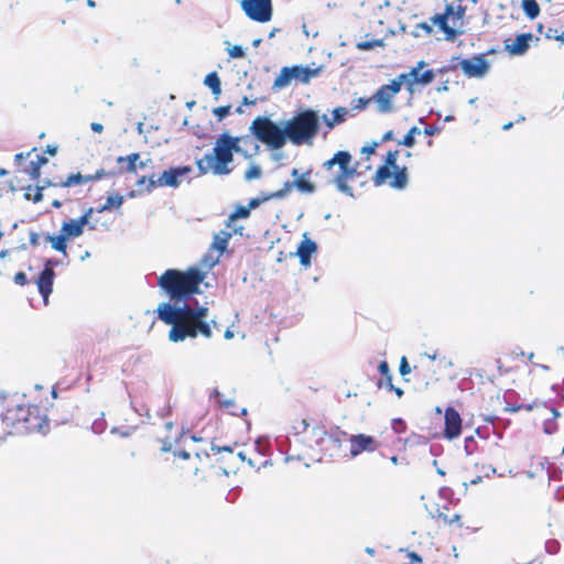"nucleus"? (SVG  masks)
Listing matches in <instances>:
<instances>
[{
	"instance_id": "obj_48",
	"label": "nucleus",
	"mask_w": 564,
	"mask_h": 564,
	"mask_svg": "<svg viewBox=\"0 0 564 564\" xmlns=\"http://www.w3.org/2000/svg\"><path fill=\"white\" fill-rule=\"evenodd\" d=\"M231 106H220L213 109V113L217 117V119L220 121L225 117H227L230 113Z\"/></svg>"
},
{
	"instance_id": "obj_17",
	"label": "nucleus",
	"mask_w": 564,
	"mask_h": 564,
	"mask_svg": "<svg viewBox=\"0 0 564 564\" xmlns=\"http://www.w3.org/2000/svg\"><path fill=\"white\" fill-rule=\"evenodd\" d=\"M463 420L460 414L453 406H447L444 411V430L443 436L448 441H453L462 434Z\"/></svg>"
},
{
	"instance_id": "obj_45",
	"label": "nucleus",
	"mask_w": 564,
	"mask_h": 564,
	"mask_svg": "<svg viewBox=\"0 0 564 564\" xmlns=\"http://www.w3.org/2000/svg\"><path fill=\"white\" fill-rule=\"evenodd\" d=\"M378 371L384 378L386 384L391 383L392 376L390 373L389 364L386 360H381L378 366Z\"/></svg>"
},
{
	"instance_id": "obj_8",
	"label": "nucleus",
	"mask_w": 564,
	"mask_h": 564,
	"mask_svg": "<svg viewBox=\"0 0 564 564\" xmlns=\"http://www.w3.org/2000/svg\"><path fill=\"white\" fill-rule=\"evenodd\" d=\"M250 131L258 141L272 150L282 149L288 142L285 124L280 126L269 117H256L250 126Z\"/></svg>"
},
{
	"instance_id": "obj_40",
	"label": "nucleus",
	"mask_w": 564,
	"mask_h": 564,
	"mask_svg": "<svg viewBox=\"0 0 564 564\" xmlns=\"http://www.w3.org/2000/svg\"><path fill=\"white\" fill-rule=\"evenodd\" d=\"M43 187H31L29 186L24 193V197L28 200H32L34 203H39L43 199Z\"/></svg>"
},
{
	"instance_id": "obj_42",
	"label": "nucleus",
	"mask_w": 564,
	"mask_h": 564,
	"mask_svg": "<svg viewBox=\"0 0 564 564\" xmlns=\"http://www.w3.org/2000/svg\"><path fill=\"white\" fill-rule=\"evenodd\" d=\"M370 102H373L370 97H359L351 101V109L356 111H362L365 110Z\"/></svg>"
},
{
	"instance_id": "obj_7",
	"label": "nucleus",
	"mask_w": 564,
	"mask_h": 564,
	"mask_svg": "<svg viewBox=\"0 0 564 564\" xmlns=\"http://www.w3.org/2000/svg\"><path fill=\"white\" fill-rule=\"evenodd\" d=\"M213 452H216L220 455L217 459L219 469L225 475L236 474L242 465L247 464L251 468L260 469V467L265 466L267 460L257 453L254 449L251 451V455H248L247 452H238L234 453L230 447H212Z\"/></svg>"
},
{
	"instance_id": "obj_47",
	"label": "nucleus",
	"mask_w": 564,
	"mask_h": 564,
	"mask_svg": "<svg viewBox=\"0 0 564 564\" xmlns=\"http://www.w3.org/2000/svg\"><path fill=\"white\" fill-rule=\"evenodd\" d=\"M420 31H422L424 35L429 36L432 34L433 29L427 22H421V23L416 24L414 35L420 36L421 35Z\"/></svg>"
},
{
	"instance_id": "obj_5",
	"label": "nucleus",
	"mask_w": 564,
	"mask_h": 564,
	"mask_svg": "<svg viewBox=\"0 0 564 564\" xmlns=\"http://www.w3.org/2000/svg\"><path fill=\"white\" fill-rule=\"evenodd\" d=\"M286 138L293 145H311L319 131V116L313 109L296 112L284 122Z\"/></svg>"
},
{
	"instance_id": "obj_27",
	"label": "nucleus",
	"mask_w": 564,
	"mask_h": 564,
	"mask_svg": "<svg viewBox=\"0 0 564 564\" xmlns=\"http://www.w3.org/2000/svg\"><path fill=\"white\" fill-rule=\"evenodd\" d=\"M542 411V426L546 434H553L557 430L556 419L560 416L558 411L553 406H543Z\"/></svg>"
},
{
	"instance_id": "obj_41",
	"label": "nucleus",
	"mask_w": 564,
	"mask_h": 564,
	"mask_svg": "<svg viewBox=\"0 0 564 564\" xmlns=\"http://www.w3.org/2000/svg\"><path fill=\"white\" fill-rule=\"evenodd\" d=\"M421 133V130L420 128L417 127H412L408 133L404 135L403 140L399 142V144L401 145H404V147H408V148H412L414 144H415V139L414 137L416 134H420Z\"/></svg>"
},
{
	"instance_id": "obj_30",
	"label": "nucleus",
	"mask_w": 564,
	"mask_h": 564,
	"mask_svg": "<svg viewBox=\"0 0 564 564\" xmlns=\"http://www.w3.org/2000/svg\"><path fill=\"white\" fill-rule=\"evenodd\" d=\"M231 236L230 231L221 230L219 234L214 236L212 247L219 253H223L227 249Z\"/></svg>"
},
{
	"instance_id": "obj_34",
	"label": "nucleus",
	"mask_w": 564,
	"mask_h": 564,
	"mask_svg": "<svg viewBox=\"0 0 564 564\" xmlns=\"http://www.w3.org/2000/svg\"><path fill=\"white\" fill-rule=\"evenodd\" d=\"M308 432L312 434V437L311 440L314 441V444L316 446H321L323 441L326 438V436L328 435L327 433V430L325 427V425H322V424H317V425H314L311 431L308 430Z\"/></svg>"
},
{
	"instance_id": "obj_6",
	"label": "nucleus",
	"mask_w": 564,
	"mask_h": 564,
	"mask_svg": "<svg viewBox=\"0 0 564 564\" xmlns=\"http://www.w3.org/2000/svg\"><path fill=\"white\" fill-rule=\"evenodd\" d=\"M399 151H389L386 154L384 163L379 166L372 176L376 186L389 184L394 189H404L409 183L408 167L398 164Z\"/></svg>"
},
{
	"instance_id": "obj_36",
	"label": "nucleus",
	"mask_w": 564,
	"mask_h": 564,
	"mask_svg": "<svg viewBox=\"0 0 564 564\" xmlns=\"http://www.w3.org/2000/svg\"><path fill=\"white\" fill-rule=\"evenodd\" d=\"M543 34L546 40L555 41L560 46L564 45V30L550 26Z\"/></svg>"
},
{
	"instance_id": "obj_63",
	"label": "nucleus",
	"mask_w": 564,
	"mask_h": 564,
	"mask_svg": "<svg viewBox=\"0 0 564 564\" xmlns=\"http://www.w3.org/2000/svg\"><path fill=\"white\" fill-rule=\"evenodd\" d=\"M465 14V8H463L462 6H458L457 7V10L454 11V14L456 19H462Z\"/></svg>"
},
{
	"instance_id": "obj_38",
	"label": "nucleus",
	"mask_w": 564,
	"mask_h": 564,
	"mask_svg": "<svg viewBox=\"0 0 564 564\" xmlns=\"http://www.w3.org/2000/svg\"><path fill=\"white\" fill-rule=\"evenodd\" d=\"M294 188H295V186H294L293 181L292 182L286 181L280 189L271 193L269 198L282 199V198L286 197L288 195H290Z\"/></svg>"
},
{
	"instance_id": "obj_28",
	"label": "nucleus",
	"mask_w": 564,
	"mask_h": 564,
	"mask_svg": "<svg viewBox=\"0 0 564 564\" xmlns=\"http://www.w3.org/2000/svg\"><path fill=\"white\" fill-rule=\"evenodd\" d=\"M140 160V153H131L127 156H118L116 162L119 165V173H137V162Z\"/></svg>"
},
{
	"instance_id": "obj_50",
	"label": "nucleus",
	"mask_w": 564,
	"mask_h": 564,
	"mask_svg": "<svg viewBox=\"0 0 564 564\" xmlns=\"http://www.w3.org/2000/svg\"><path fill=\"white\" fill-rule=\"evenodd\" d=\"M260 175H261V170H260V167H259V166H257V165H252V166H250V167L246 171V173H245V178H246L247 181H251V180H253V178H258V177H260Z\"/></svg>"
},
{
	"instance_id": "obj_60",
	"label": "nucleus",
	"mask_w": 564,
	"mask_h": 564,
	"mask_svg": "<svg viewBox=\"0 0 564 564\" xmlns=\"http://www.w3.org/2000/svg\"><path fill=\"white\" fill-rule=\"evenodd\" d=\"M393 138H394V133H393V131H392V130H389V131H387V132L382 135V138H381V142H388V141H391V140H393Z\"/></svg>"
},
{
	"instance_id": "obj_12",
	"label": "nucleus",
	"mask_w": 564,
	"mask_h": 564,
	"mask_svg": "<svg viewBox=\"0 0 564 564\" xmlns=\"http://www.w3.org/2000/svg\"><path fill=\"white\" fill-rule=\"evenodd\" d=\"M408 75H399L390 84L380 86L371 96L380 113H391L394 111V98L401 91L402 85L406 82Z\"/></svg>"
},
{
	"instance_id": "obj_20",
	"label": "nucleus",
	"mask_w": 564,
	"mask_h": 564,
	"mask_svg": "<svg viewBox=\"0 0 564 564\" xmlns=\"http://www.w3.org/2000/svg\"><path fill=\"white\" fill-rule=\"evenodd\" d=\"M425 65V62L421 61L417 63V66L413 67L409 73L402 74L408 75L406 82L404 84L408 85V89L410 91L412 90V86L414 84L429 85L434 80L435 74L432 69L421 72V68H423Z\"/></svg>"
},
{
	"instance_id": "obj_9",
	"label": "nucleus",
	"mask_w": 564,
	"mask_h": 564,
	"mask_svg": "<svg viewBox=\"0 0 564 564\" xmlns=\"http://www.w3.org/2000/svg\"><path fill=\"white\" fill-rule=\"evenodd\" d=\"M352 156L347 151L336 152L332 159L323 163V169L332 171L335 165H338V172L327 181L328 184H334L337 189L344 194L352 196V188L349 186L348 181L352 180L356 175V169L351 165Z\"/></svg>"
},
{
	"instance_id": "obj_19",
	"label": "nucleus",
	"mask_w": 564,
	"mask_h": 564,
	"mask_svg": "<svg viewBox=\"0 0 564 564\" xmlns=\"http://www.w3.org/2000/svg\"><path fill=\"white\" fill-rule=\"evenodd\" d=\"M210 399L217 405L218 409L231 414V415H246L247 409L237 404L234 398H226L218 389H214L210 393Z\"/></svg>"
},
{
	"instance_id": "obj_35",
	"label": "nucleus",
	"mask_w": 564,
	"mask_h": 564,
	"mask_svg": "<svg viewBox=\"0 0 564 564\" xmlns=\"http://www.w3.org/2000/svg\"><path fill=\"white\" fill-rule=\"evenodd\" d=\"M123 204V196L120 194L109 195L106 199V203L98 209L99 213L105 210H109L112 207L120 208Z\"/></svg>"
},
{
	"instance_id": "obj_44",
	"label": "nucleus",
	"mask_w": 564,
	"mask_h": 564,
	"mask_svg": "<svg viewBox=\"0 0 564 564\" xmlns=\"http://www.w3.org/2000/svg\"><path fill=\"white\" fill-rule=\"evenodd\" d=\"M348 113V110L345 107H337L332 112V119L339 124L343 123L346 120V116Z\"/></svg>"
},
{
	"instance_id": "obj_55",
	"label": "nucleus",
	"mask_w": 564,
	"mask_h": 564,
	"mask_svg": "<svg viewBox=\"0 0 564 564\" xmlns=\"http://www.w3.org/2000/svg\"><path fill=\"white\" fill-rule=\"evenodd\" d=\"M423 132L426 135H434V134H438L441 132V128L437 126L430 124L424 128Z\"/></svg>"
},
{
	"instance_id": "obj_23",
	"label": "nucleus",
	"mask_w": 564,
	"mask_h": 564,
	"mask_svg": "<svg viewBox=\"0 0 564 564\" xmlns=\"http://www.w3.org/2000/svg\"><path fill=\"white\" fill-rule=\"evenodd\" d=\"M312 170L304 173L299 172L297 169L291 171V176L294 178L293 183L295 189L302 194H313L316 191L315 184L311 181Z\"/></svg>"
},
{
	"instance_id": "obj_57",
	"label": "nucleus",
	"mask_w": 564,
	"mask_h": 564,
	"mask_svg": "<svg viewBox=\"0 0 564 564\" xmlns=\"http://www.w3.org/2000/svg\"><path fill=\"white\" fill-rule=\"evenodd\" d=\"M322 119H323V121H324L325 126L328 128V130L334 129V127L337 124V123L334 121V119H332V118L327 117L326 115H324V116L322 117Z\"/></svg>"
},
{
	"instance_id": "obj_2",
	"label": "nucleus",
	"mask_w": 564,
	"mask_h": 564,
	"mask_svg": "<svg viewBox=\"0 0 564 564\" xmlns=\"http://www.w3.org/2000/svg\"><path fill=\"white\" fill-rule=\"evenodd\" d=\"M1 419L9 434H46L50 431L47 409L41 404L8 405L1 414Z\"/></svg>"
},
{
	"instance_id": "obj_22",
	"label": "nucleus",
	"mask_w": 564,
	"mask_h": 564,
	"mask_svg": "<svg viewBox=\"0 0 564 564\" xmlns=\"http://www.w3.org/2000/svg\"><path fill=\"white\" fill-rule=\"evenodd\" d=\"M349 442L350 455L352 457L358 456L362 452H373L379 446V443L372 436L366 434L351 435Z\"/></svg>"
},
{
	"instance_id": "obj_39",
	"label": "nucleus",
	"mask_w": 564,
	"mask_h": 564,
	"mask_svg": "<svg viewBox=\"0 0 564 564\" xmlns=\"http://www.w3.org/2000/svg\"><path fill=\"white\" fill-rule=\"evenodd\" d=\"M384 41L382 39L371 41H360L356 43V48L359 51H370L375 47H383Z\"/></svg>"
},
{
	"instance_id": "obj_31",
	"label": "nucleus",
	"mask_w": 564,
	"mask_h": 564,
	"mask_svg": "<svg viewBox=\"0 0 564 564\" xmlns=\"http://www.w3.org/2000/svg\"><path fill=\"white\" fill-rule=\"evenodd\" d=\"M521 8L524 14L530 19L534 20L540 15L541 8L536 0H521Z\"/></svg>"
},
{
	"instance_id": "obj_21",
	"label": "nucleus",
	"mask_w": 564,
	"mask_h": 564,
	"mask_svg": "<svg viewBox=\"0 0 564 564\" xmlns=\"http://www.w3.org/2000/svg\"><path fill=\"white\" fill-rule=\"evenodd\" d=\"M454 14L452 4H447L443 13L435 14L431 18V22L436 25L445 35V40L454 41L459 34L454 28L448 25V19Z\"/></svg>"
},
{
	"instance_id": "obj_46",
	"label": "nucleus",
	"mask_w": 564,
	"mask_h": 564,
	"mask_svg": "<svg viewBox=\"0 0 564 564\" xmlns=\"http://www.w3.org/2000/svg\"><path fill=\"white\" fill-rule=\"evenodd\" d=\"M293 429L296 434L308 433L310 423L306 419L295 420Z\"/></svg>"
},
{
	"instance_id": "obj_52",
	"label": "nucleus",
	"mask_w": 564,
	"mask_h": 564,
	"mask_svg": "<svg viewBox=\"0 0 564 564\" xmlns=\"http://www.w3.org/2000/svg\"><path fill=\"white\" fill-rule=\"evenodd\" d=\"M432 361H433V359H430V360H427V362H425V364H424V362H421V364H419V365H414V366H413V370H414L415 372H417V373H422V375L426 376V375H425V371H430V368H431Z\"/></svg>"
},
{
	"instance_id": "obj_61",
	"label": "nucleus",
	"mask_w": 564,
	"mask_h": 564,
	"mask_svg": "<svg viewBox=\"0 0 564 564\" xmlns=\"http://www.w3.org/2000/svg\"><path fill=\"white\" fill-rule=\"evenodd\" d=\"M90 128L93 131L97 132V133H101L104 131V126L99 122H93L90 124Z\"/></svg>"
},
{
	"instance_id": "obj_33",
	"label": "nucleus",
	"mask_w": 564,
	"mask_h": 564,
	"mask_svg": "<svg viewBox=\"0 0 564 564\" xmlns=\"http://www.w3.org/2000/svg\"><path fill=\"white\" fill-rule=\"evenodd\" d=\"M204 84L212 90L216 98L221 93V83L216 72H212L206 75Z\"/></svg>"
},
{
	"instance_id": "obj_51",
	"label": "nucleus",
	"mask_w": 564,
	"mask_h": 564,
	"mask_svg": "<svg viewBox=\"0 0 564 564\" xmlns=\"http://www.w3.org/2000/svg\"><path fill=\"white\" fill-rule=\"evenodd\" d=\"M228 54L231 58H242L246 55L245 50L240 45L232 46Z\"/></svg>"
},
{
	"instance_id": "obj_32",
	"label": "nucleus",
	"mask_w": 564,
	"mask_h": 564,
	"mask_svg": "<svg viewBox=\"0 0 564 564\" xmlns=\"http://www.w3.org/2000/svg\"><path fill=\"white\" fill-rule=\"evenodd\" d=\"M47 163V159L43 155L37 154L36 159L31 161L26 172L32 180H37L40 177L41 167Z\"/></svg>"
},
{
	"instance_id": "obj_64",
	"label": "nucleus",
	"mask_w": 564,
	"mask_h": 564,
	"mask_svg": "<svg viewBox=\"0 0 564 564\" xmlns=\"http://www.w3.org/2000/svg\"><path fill=\"white\" fill-rule=\"evenodd\" d=\"M259 204H260V199H258V198H252V199L249 202V204H248V206H247V207H248V208H249V210L251 212V209H253V208L258 207V206H259Z\"/></svg>"
},
{
	"instance_id": "obj_53",
	"label": "nucleus",
	"mask_w": 564,
	"mask_h": 564,
	"mask_svg": "<svg viewBox=\"0 0 564 564\" xmlns=\"http://www.w3.org/2000/svg\"><path fill=\"white\" fill-rule=\"evenodd\" d=\"M399 371L401 376H406L411 372L410 364L408 362V359L404 356L400 360Z\"/></svg>"
},
{
	"instance_id": "obj_43",
	"label": "nucleus",
	"mask_w": 564,
	"mask_h": 564,
	"mask_svg": "<svg viewBox=\"0 0 564 564\" xmlns=\"http://www.w3.org/2000/svg\"><path fill=\"white\" fill-rule=\"evenodd\" d=\"M437 518L442 520L444 524L452 525L454 523H457L458 527H462L460 523V516L458 513L453 514L452 517L447 516L446 513L438 512Z\"/></svg>"
},
{
	"instance_id": "obj_62",
	"label": "nucleus",
	"mask_w": 564,
	"mask_h": 564,
	"mask_svg": "<svg viewBox=\"0 0 564 564\" xmlns=\"http://www.w3.org/2000/svg\"><path fill=\"white\" fill-rule=\"evenodd\" d=\"M475 443L474 441V437L473 436H469V437H466L465 438V448H466V452L467 454H470L473 452V449H469L470 445Z\"/></svg>"
},
{
	"instance_id": "obj_18",
	"label": "nucleus",
	"mask_w": 564,
	"mask_h": 564,
	"mask_svg": "<svg viewBox=\"0 0 564 564\" xmlns=\"http://www.w3.org/2000/svg\"><path fill=\"white\" fill-rule=\"evenodd\" d=\"M118 173L115 171H106L104 169L97 170L94 174L83 175L82 173H72L65 180H61L57 185L62 187H69L73 185H82L87 182L98 181L105 177H113Z\"/></svg>"
},
{
	"instance_id": "obj_54",
	"label": "nucleus",
	"mask_w": 564,
	"mask_h": 564,
	"mask_svg": "<svg viewBox=\"0 0 564 564\" xmlns=\"http://www.w3.org/2000/svg\"><path fill=\"white\" fill-rule=\"evenodd\" d=\"M13 280L18 285H21V286H24L29 283V279L23 271L17 272L13 276Z\"/></svg>"
},
{
	"instance_id": "obj_11",
	"label": "nucleus",
	"mask_w": 564,
	"mask_h": 564,
	"mask_svg": "<svg viewBox=\"0 0 564 564\" xmlns=\"http://www.w3.org/2000/svg\"><path fill=\"white\" fill-rule=\"evenodd\" d=\"M489 67L484 54H477L469 58L453 57L451 64L440 68L438 72L444 74L460 68L468 78H481L488 73Z\"/></svg>"
},
{
	"instance_id": "obj_24",
	"label": "nucleus",
	"mask_w": 564,
	"mask_h": 564,
	"mask_svg": "<svg viewBox=\"0 0 564 564\" xmlns=\"http://www.w3.org/2000/svg\"><path fill=\"white\" fill-rule=\"evenodd\" d=\"M55 272L52 268L46 267L36 279L35 283L37 285V290L40 294L43 296L45 303H47V299L53 291V281H54Z\"/></svg>"
},
{
	"instance_id": "obj_13",
	"label": "nucleus",
	"mask_w": 564,
	"mask_h": 564,
	"mask_svg": "<svg viewBox=\"0 0 564 564\" xmlns=\"http://www.w3.org/2000/svg\"><path fill=\"white\" fill-rule=\"evenodd\" d=\"M322 66L314 68L302 65L283 67L279 75L275 77L273 87L284 88L289 86L293 79L302 84H308L313 77H317L322 73Z\"/></svg>"
},
{
	"instance_id": "obj_56",
	"label": "nucleus",
	"mask_w": 564,
	"mask_h": 564,
	"mask_svg": "<svg viewBox=\"0 0 564 564\" xmlns=\"http://www.w3.org/2000/svg\"><path fill=\"white\" fill-rule=\"evenodd\" d=\"M379 144H380L379 142H373L370 145H366V147L362 148L361 152L367 154V155L375 154L376 149L379 147Z\"/></svg>"
},
{
	"instance_id": "obj_3",
	"label": "nucleus",
	"mask_w": 564,
	"mask_h": 564,
	"mask_svg": "<svg viewBox=\"0 0 564 564\" xmlns=\"http://www.w3.org/2000/svg\"><path fill=\"white\" fill-rule=\"evenodd\" d=\"M206 273L196 267L185 271L167 269L158 280L159 286L165 291L171 300L186 301L194 294L199 293V285Z\"/></svg>"
},
{
	"instance_id": "obj_29",
	"label": "nucleus",
	"mask_w": 564,
	"mask_h": 564,
	"mask_svg": "<svg viewBox=\"0 0 564 564\" xmlns=\"http://www.w3.org/2000/svg\"><path fill=\"white\" fill-rule=\"evenodd\" d=\"M165 429L167 431H172L173 429L175 430L173 432V434L166 435L164 438L161 440V443H162L161 451L170 452V451H172L173 446L178 442L180 437L182 436V431H181V429L175 426L174 423H172V422H166Z\"/></svg>"
},
{
	"instance_id": "obj_49",
	"label": "nucleus",
	"mask_w": 564,
	"mask_h": 564,
	"mask_svg": "<svg viewBox=\"0 0 564 564\" xmlns=\"http://www.w3.org/2000/svg\"><path fill=\"white\" fill-rule=\"evenodd\" d=\"M151 178H155L154 174L150 175V176H141L140 178H138V181L135 182V185L142 191L143 188L145 189V192L148 193H151L153 189H149V181Z\"/></svg>"
},
{
	"instance_id": "obj_16",
	"label": "nucleus",
	"mask_w": 564,
	"mask_h": 564,
	"mask_svg": "<svg viewBox=\"0 0 564 564\" xmlns=\"http://www.w3.org/2000/svg\"><path fill=\"white\" fill-rule=\"evenodd\" d=\"M532 42L538 44L540 42V37L534 36L530 32L521 33L518 34L514 40L506 39L503 41V50L510 56H522L529 51Z\"/></svg>"
},
{
	"instance_id": "obj_10",
	"label": "nucleus",
	"mask_w": 564,
	"mask_h": 564,
	"mask_svg": "<svg viewBox=\"0 0 564 564\" xmlns=\"http://www.w3.org/2000/svg\"><path fill=\"white\" fill-rule=\"evenodd\" d=\"M93 214L94 208L89 207L79 218L64 221L58 235H48L46 237V240L51 243V247L66 256L67 241L83 235L84 227L89 224Z\"/></svg>"
},
{
	"instance_id": "obj_14",
	"label": "nucleus",
	"mask_w": 564,
	"mask_h": 564,
	"mask_svg": "<svg viewBox=\"0 0 564 564\" xmlns=\"http://www.w3.org/2000/svg\"><path fill=\"white\" fill-rule=\"evenodd\" d=\"M245 14L259 23L269 22L272 19L273 9L271 0H237Z\"/></svg>"
},
{
	"instance_id": "obj_4",
	"label": "nucleus",
	"mask_w": 564,
	"mask_h": 564,
	"mask_svg": "<svg viewBox=\"0 0 564 564\" xmlns=\"http://www.w3.org/2000/svg\"><path fill=\"white\" fill-rule=\"evenodd\" d=\"M240 139L229 133H221L215 142L212 153H207L196 162L199 174L213 172L215 175H227L231 172L229 164L234 161V153L240 151Z\"/></svg>"
},
{
	"instance_id": "obj_59",
	"label": "nucleus",
	"mask_w": 564,
	"mask_h": 564,
	"mask_svg": "<svg viewBox=\"0 0 564 564\" xmlns=\"http://www.w3.org/2000/svg\"><path fill=\"white\" fill-rule=\"evenodd\" d=\"M386 386L388 387V389H389L390 391H394V392H395V394H397L399 398H401V397L403 395V390H402L401 388L394 387V386L392 384V382H391V383H387Z\"/></svg>"
},
{
	"instance_id": "obj_15",
	"label": "nucleus",
	"mask_w": 564,
	"mask_h": 564,
	"mask_svg": "<svg viewBox=\"0 0 564 564\" xmlns=\"http://www.w3.org/2000/svg\"><path fill=\"white\" fill-rule=\"evenodd\" d=\"M192 171L191 166H178L171 167L164 171L159 178H151L149 181V189H154L156 187H178L181 182L180 177L187 175Z\"/></svg>"
},
{
	"instance_id": "obj_25",
	"label": "nucleus",
	"mask_w": 564,
	"mask_h": 564,
	"mask_svg": "<svg viewBox=\"0 0 564 564\" xmlns=\"http://www.w3.org/2000/svg\"><path fill=\"white\" fill-rule=\"evenodd\" d=\"M317 251L316 243L310 238H304L296 250V254L300 258V263L307 268L311 265V258Z\"/></svg>"
},
{
	"instance_id": "obj_26",
	"label": "nucleus",
	"mask_w": 564,
	"mask_h": 564,
	"mask_svg": "<svg viewBox=\"0 0 564 564\" xmlns=\"http://www.w3.org/2000/svg\"><path fill=\"white\" fill-rule=\"evenodd\" d=\"M174 460L173 464L176 465L181 470L194 474L197 471V467L195 465V458L188 452L177 451L173 453Z\"/></svg>"
},
{
	"instance_id": "obj_58",
	"label": "nucleus",
	"mask_w": 564,
	"mask_h": 564,
	"mask_svg": "<svg viewBox=\"0 0 564 564\" xmlns=\"http://www.w3.org/2000/svg\"><path fill=\"white\" fill-rule=\"evenodd\" d=\"M408 557L410 558L411 564L422 562V557L416 552H409Z\"/></svg>"
},
{
	"instance_id": "obj_37",
	"label": "nucleus",
	"mask_w": 564,
	"mask_h": 564,
	"mask_svg": "<svg viewBox=\"0 0 564 564\" xmlns=\"http://www.w3.org/2000/svg\"><path fill=\"white\" fill-rule=\"evenodd\" d=\"M250 216V210L247 206H238L228 217L226 223L227 227H231L232 223L237 219H246Z\"/></svg>"
},
{
	"instance_id": "obj_1",
	"label": "nucleus",
	"mask_w": 564,
	"mask_h": 564,
	"mask_svg": "<svg viewBox=\"0 0 564 564\" xmlns=\"http://www.w3.org/2000/svg\"><path fill=\"white\" fill-rule=\"evenodd\" d=\"M158 316L163 323L171 325L169 339L173 343L195 338L198 335L207 339L213 336L212 325L207 322V307L194 308L188 304L174 307L170 303H163L158 307Z\"/></svg>"
}]
</instances>
